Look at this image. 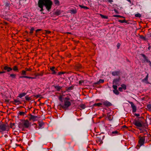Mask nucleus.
<instances>
[{
    "label": "nucleus",
    "mask_w": 151,
    "mask_h": 151,
    "mask_svg": "<svg viewBox=\"0 0 151 151\" xmlns=\"http://www.w3.org/2000/svg\"><path fill=\"white\" fill-rule=\"evenodd\" d=\"M52 4L51 0H39L38 5L41 9L40 11L42 12L44 10L43 6H45L47 10L50 12L52 7Z\"/></svg>",
    "instance_id": "obj_1"
},
{
    "label": "nucleus",
    "mask_w": 151,
    "mask_h": 151,
    "mask_svg": "<svg viewBox=\"0 0 151 151\" xmlns=\"http://www.w3.org/2000/svg\"><path fill=\"white\" fill-rule=\"evenodd\" d=\"M31 123L27 120H24L22 123L19 125V128L22 129L28 128L30 126Z\"/></svg>",
    "instance_id": "obj_2"
},
{
    "label": "nucleus",
    "mask_w": 151,
    "mask_h": 151,
    "mask_svg": "<svg viewBox=\"0 0 151 151\" xmlns=\"http://www.w3.org/2000/svg\"><path fill=\"white\" fill-rule=\"evenodd\" d=\"M10 128V127L7 123L0 124V133L2 132L8 131Z\"/></svg>",
    "instance_id": "obj_3"
},
{
    "label": "nucleus",
    "mask_w": 151,
    "mask_h": 151,
    "mask_svg": "<svg viewBox=\"0 0 151 151\" xmlns=\"http://www.w3.org/2000/svg\"><path fill=\"white\" fill-rule=\"evenodd\" d=\"M71 103L68 101H64L63 105L61 106V107L64 109H67L71 105Z\"/></svg>",
    "instance_id": "obj_4"
},
{
    "label": "nucleus",
    "mask_w": 151,
    "mask_h": 151,
    "mask_svg": "<svg viewBox=\"0 0 151 151\" xmlns=\"http://www.w3.org/2000/svg\"><path fill=\"white\" fill-rule=\"evenodd\" d=\"M134 124L138 127H141L142 126V122L139 120H135L134 122Z\"/></svg>",
    "instance_id": "obj_5"
},
{
    "label": "nucleus",
    "mask_w": 151,
    "mask_h": 151,
    "mask_svg": "<svg viewBox=\"0 0 151 151\" xmlns=\"http://www.w3.org/2000/svg\"><path fill=\"white\" fill-rule=\"evenodd\" d=\"M145 141V137H140L139 141V144L140 146L143 145Z\"/></svg>",
    "instance_id": "obj_6"
},
{
    "label": "nucleus",
    "mask_w": 151,
    "mask_h": 151,
    "mask_svg": "<svg viewBox=\"0 0 151 151\" xmlns=\"http://www.w3.org/2000/svg\"><path fill=\"white\" fill-rule=\"evenodd\" d=\"M128 102L131 105L133 112H135L137 110L136 106L134 105V104L132 102L129 101Z\"/></svg>",
    "instance_id": "obj_7"
},
{
    "label": "nucleus",
    "mask_w": 151,
    "mask_h": 151,
    "mask_svg": "<svg viewBox=\"0 0 151 151\" xmlns=\"http://www.w3.org/2000/svg\"><path fill=\"white\" fill-rule=\"evenodd\" d=\"M102 103L106 107L110 106L112 105V104L108 101H104Z\"/></svg>",
    "instance_id": "obj_8"
},
{
    "label": "nucleus",
    "mask_w": 151,
    "mask_h": 151,
    "mask_svg": "<svg viewBox=\"0 0 151 151\" xmlns=\"http://www.w3.org/2000/svg\"><path fill=\"white\" fill-rule=\"evenodd\" d=\"M141 55L143 57V58H144L145 60L147 62L149 63L150 64V65L151 66V63L150 60H148L147 57H146L145 56V55L144 54H142Z\"/></svg>",
    "instance_id": "obj_9"
},
{
    "label": "nucleus",
    "mask_w": 151,
    "mask_h": 151,
    "mask_svg": "<svg viewBox=\"0 0 151 151\" xmlns=\"http://www.w3.org/2000/svg\"><path fill=\"white\" fill-rule=\"evenodd\" d=\"M4 69L5 70H6L8 72L12 71V69L10 67H8L6 66H5L4 68Z\"/></svg>",
    "instance_id": "obj_10"
},
{
    "label": "nucleus",
    "mask_w": 151,
    "mask_h": 151,
    "mask_svg": "<svg viewBox=\"0 0 151 151\" xmlns=\"http://www.w3.org/2000/svg\"><path fill=\"white\" fill-rule=\"evenodd\" d=\"M37 118V116L31 115L29 119V120H32L33 121H35L36 120V118Z\"/></svg>",
    "instance_id": "obj_11"
},
{
    "label": "nucleus",
    "mask_w": 151,
    "mask_h": 151,
    "mask_svg": "<svg viewBox=\"0 0 151 151\" xmlns=\"http://www.w3.org/2000/svg\"><path fill=\"white\" fill-rule=\"evenodd\" d=\"M120 74V71H114L112 72V74L113 76H115L119 75Z\"/></svg>",
    "instance_id": "obj_12"
},
{
    "label": "nucleus",
    "mask_w": 151,
    "mask_h": 151,
    "mask_svg": "<svg viewBox=\"0 0 151 151\" xmlns=\"http://www.w3.org/2000/svg\"><path fill=\"white\" fill-rule=\"evenodd\" d=\"M50 70L52 72V74H56V73L55 70V67H50Z\"/></svg>",
    "instance_id": "obj_13"
},
{
    "label": "nucleus",
    "mask_w": 151,
    "mask_h": 151,
    "mask_svg": "<svg viewBox=\"0 0 151 151\" xmlns=\"http://www.w3.org/2000/svg\"><path fill=\"white\" fill-rule=\"evenodd\" d=\"M119 81V79H114L113 82V84L114 85H117L118 84V83Z\"/></svg>",
    "instance_id": "obj_14"
},
{
    "label": "nucleus",
    "mask_w": 151,
    "mask_h": 151,
    "mask_svg": "<svg viewBox=\"0 0 151 151\" xmlns=\"http://www.w3.org/2000/svg\"><path fill=\"white\" fill-rule=\"evenodd\" d=\"M21 78H29V79H35L36 78V77H29L27 76H21L20 77Z\"/></svg>",
    "instance_id": "obj_15"
},
{
    "label": "nucleus",
    "mask_w": 151,
    "mask_h": 151,
    "mask_svg": "<svg viewBox=\"0 0 151 151\" xmlns=\"http://www.w3.org/2000/svg\"><path fill=\"white\" fill-rule=\"evenodd\" d=\"M148 78V74H147L146 77L142 80V82H147Z\"/></svg>",
    "instance_id": "obj_16"
},
{
    "label": "nucleus",
    "mask_w": 151,
    "mask_h": 151,
    "mask_svg": "<svg viewBox=\"0 0 151 151\" xmlns=\"http://www.w3.org/2000/svg\"><path fill=\"white\" fill-rule=\"evenodd\" d=\"M61 13V11L60 10H57L55 12L54 14L58 16L60 15Z\"/></svg>",
    "instance_id": "obj_17"
},
{
    "label": "nucleus",
    "mask_w": 151,
    "mask_h": 151,
    "mask_svg": "<svg viewBox=\"0 0 151 151\" xmlns=\"http://www.w3.org/2000/svg\"><path fill=\"white\" fill-rule=\"evenodd\" d=\"M103 105L102 103H95L94 104L93 106H100V107H102V105Z\"/></svg>",
    "instance_id": "obj_18"
},
{
    "label": "nucleus",
    "mask_w": 151,
    "mask_h": 151,
    "mask_svg": "<svg viewBox=\"0 0 151 151\" xmlns=\"http://www.w3.org/2000/svg\"><path fill=\"white\" fill-rule=\"evenodd\" d=\"M55 88L57 91H59L62 88V87L59 86H55Z\"/></svg>",
    "instance_id": "obj_19"
},
{
    "label": "nucleus",
    "mask_w": 151,
    "mask_h": 151,
    "mask_svg": "<svg viewBox=\"0 0 151 151\" xmlns=\"http://www.w3.org/2000/svg\"><path fill=\"white\" fill-rule=\"evenodd\" d=\"M26 94V93H23L19 94L18 97L20 98H21L23 96H24Z\"/></svg>",
    "instance_id": "obj_20"
},
{
    "label": "nucleus",
    "mask_w": 151,
    "mask_h": 151,
    "mask_svg": "<svg viewBox=\"0 0 151 151\" xmlns=\"http://www.w3.org/2000/svg\"><path fill=\"white\" fill-rule=\"evenodd\" d=\"M77 12V11L76 9H72L70 10V13L73 14H75Z\"/></svg>",
    "instance_id": "obj_21"
},
{
    "label": "nucleus",
    "mask_w": 151,
    "mask_h": 151,
    "mask_svg": "<svg viewBox=\"0 0 151 151\" xmlns=\"http://www.w3.org/2000/svg\"><path fill=\"white\" fill-rule=\"evenodd\" d=\"M104 82V80L100 79L99 80V81L98 82L95 83V84H98L99 83H103Z\"/></svg>",
    "instance_id": "obj_22"
},
{
    "label": "nucleus",
    "mask_w": 151,
    "mask_h": 151,
    "mask_svg": "<svg viewBox=\"0 0 151 151\" xmlns=\"http://www.w3.org/2000/svg\"><path fill=\"white\" fill-rule=\"evenodd\" d=\"M55 4L58 6H59L60 5V2L58 0H54V1Z\"/></svg>",
    "instance_id": "obj_23"
},
{
    "label": "nucleus",
    "mask_w": 151,
    "mask_h": 151,
    "mask_svg": "<svg viewBox=\"0 0 151 151\" xmlns=\"http://www.w3.org/2000/svg\"><path fill=\"white\" fill-rule=\"evenodd\" d=\"M79 6L81 8L84 9H89V8H88V7H87V6H82L81 5H79Z\"/></svg>",
    "instance_id": "obj_24"
},
{
    "label": "nucleus",
    "mask_w": 151,
    "mask_h": 151,
    "mask_svg": "<svg viewBox=\"0 0 151 151\" xmlns=\"http://www.w3.org/2000/svg\"><path fill=\"white\" fill-rule=\"evenodd\" d=\"M84 81L81 80L79 81V84L81 85H83L84 84Z\"/></svg>",
    "instance_id": "obj_25"
},
{
    "label": "nucleus",
    "mask_w": 151,
    "mask_h": 151,
    "mask_svg": "<svg viewBox=\"0 0 151 151\" xmlns=\"http://www.w3.org/2000/svg\"><path fill=\"white\" fill-rule=\"evenodd\" d=\"M113 92L116 95H118L119 93L117 89L113 90Z\"/></svg>",
    "instance_id": "obj_26"
},
{
    "label": "nucleus",
    "mask_w": 151,
    "mask_h": 151,
    "mask_svg": "<svg viewBox=\"0 0 151 151\" xmlns=\"http://www.w3.org/2000/svg\"><path fill=\"white\" fill-rule=\"evenodd\" d=\"M12 69L14 71H18V68L16 66H14Z\"/></svg>",
    "instance_id": "obj_27"
},
{
    "label": "nucleus",
    "mask_w": 151,
    "mask_h": 151,
    "mask_svg": "<svg viewBox=\"0 0 151 151\" xmlns=\"http://www.w3.org/2000/svg\"><path fill=\"white\" fill-rule=\"evenodd\" d=\"M100 15L102 18L107 19L108 18L107 16H104L102 14H100Z\"/></svg>",
    "instance_id": "obj_28"
},
{
    "label": "nucleus",
    "mask_w": 151,
    "mask_h": 151,
    "mask_svg": "<svg viewBox=\"0 0 151 151\" xmlns=\"http://www.w3.org/2000/svg\"><path fill=\"white\" fill-rule=\"evenodd\" d=\"M14 102L15 103H17V104H19V103H20V101L17 99L14 100Z\"/></svg>",
    "instance_id": "obj_29"
},
{
    "label": "nucleus",
    "mask_w": 151,
    "mask_h": 151,
    "mask_svg": "<svg viewBox=\"0 0 151 151\" xmlns=\"http://www.w3.org/2000/svg\"><path fill=\"white\" fill-rule=\"evenodd\" d=\"M80 107L81 109H83L86 107L83 104H81L80 105Z\"/></svg>",
    "instance_id": "obj_30"
},
{
    "label": "nucleus",
    "mask_w": 151,
    "mask_h": 151,
    "mask_svg": "<svg viewBox=\"0 0 151 151\" xmlns=\"http://www.w3.org/2000/svg\"><path fill=\"white\" fill-rule=\"evenodd\" d=\"M119 22L120 23H127V21L125 20V19H123L122 20H119Z\"/></svg>",
    "instance_id": "obj_31"
},
{
    "label": "nucleus",
    "mask_w": 151,
    "mask_h": 151,
    "mask_svg": "<svg viewBox=\"0 0 151 151\" xmlns=\"http://www.w3.org/2000/svg\"><path fill=\"white\" fill-rule=\"evenodd\" d=\"M43 125V123H40L39 124V127H38L39 129H40L42 128V126Z\"/></svg>",
    "instance_id": "obj_32"
},
{
    "label": "nucleus",
    "mask_w": 151,
    "mask_h": 151,
    "mask_svg": "<svg viewBox=\"0 0 151 151\" xmlns=\"http://www.w3.org/2000/svg\"><path fill=\"white\" fill-rule=\"evenodd\" d=\"M122 88L124 90H125L126 89V86L124 84H122L121 85Z\"/></svg>",
    "instance_id": "obj_33"
},
{
    "label": "nucleus",
    "mask_w": 151,
    "mask_h": 151,
    "mask_svg": "<svg viewBox=\"0 0 151 151\" xmlns=\"http://www.w3.org/2000/svg\"><path fill=\"white\" fill-rule=\"evenodd\" d=\"M135 16L136 17H141V15L139 13H137L135 14Z\"/></svg>",
    "instance_id": "obj_34"
},
{
    "label": "nucleus",
    "mask_w": 151,
    "mask_h": 151,
    "mask_svg": "<svg viewBox=\"0 0 151 151\" xmlns=\"http://www.w3.org/2000/svg\"><path fill=\"white\" fill-rule=\"evenodd\" d=\"M113 16L114 17H123V18H124V17H123V16H121L120 15H114Z\"/></svg>",
    "instance_id": "obj_35"
},
{
    "label": "nucleus",
    "mask_w": 151,
    "mask_h": 151,
    "mask_svg": "<svg viewBox=\"0 0 151 151\" xmlns=\"http://www.w3.org/2000/svg\"><path fill=\"white\" fill-rule=\"evenodd\" d=\"M112 87L114 90L117 89V86L116 85L114 84Z\"/></svg>",
    "instance_id": "obj_36"
},
{
    "label": "nucleus",
    "mask_w": 151,
    "mask_h": 151,
    "mask_svg": "<svg viewBox=\"0 0 151 151\" xmlns=\"http://www.w3.org/2000/svg\"><path fill=\"white\" fill-rule=\"evenodd\" d=\"M34 30V29L33 27H32L31 28L30 30V34H32L33 32V31Z\"/></svg>",
    "instance_id": "obj_37"
},
{
    "label": "nucleus",
    "mask_w": 151,
    "mask_h": 151,
    "mask_svg": "<svg viewBox=\"0 0 151 151\" xmlns=\"http://www.w3.org/2000/svg\"><path fill=\"white\" fill-rule=\"evenodd\" d=\"M10 76L13 78H15L16 75L14 74H11L10 75Z\"/></svg>",
    "instance_id": "obj_38"
},
{
    "label": "nucleus",
    "mask_w": 151,
    "mask_h": 151,
    "mask_svg": "<svg viewBox=\"0 0 151 151\" xmlns=\"http://www.w3.org/2000/svg\"><path fill=\"white\" fill-rule=\"evenodd\" d=\"M73 89V87L72 86H71L68 87L67 88V90H71Z\"/></svg>",
    "instance_id": "obj_39"
},
{
    "label": "nucleus",
    "mask_w": 151,
    "mask_h": 151,
    "mask_svg": "<svg viewBox=\"0 0 151 151\" xmlns=\"http://www.w3.org/2000/svg\"><path fill=\"white\" fill-rule=\"evenodd\" d=\"M24 112L23 111H20L19 113V114L21 116L24 115Z\"/></svg>",
    "instance_id": "obj_40"
},
{
    "label": "nucleus",
    "mask_w": 151,
    "mask_h": 151,
    "mask_svg": "<svg viewBox=\"0 0 151 151\" xmlns=\"http://www.w3.org/2000/svg\"><path fill=\"white\" fill-rule=\"evenodd\" d=\"M22 74L23 75H26V71H25V70H23L22 71Z\"/></svg>",
    "instance_id": "obj_41"
},
{
    "label": "nucleus",
    "mask_w": 151,
    "mask_h": 151,
    "mask_svg": "<svg viewBox=\"0 0 151 151\" xmlns=\"http://www.w3.org/2000/svg\"><path fill=\"white\" fill-rule=\"evenodd\" d=\"M70 100V98L68 97H66L64 101H68Z\"/></svg>",
    "instance_id": "obj_42"
},
{
    "label": "nucleus",
    "mask_w": 151,
    "mask_h": 151,
    "mask_svg": "<svg viewBox=\"0 0 151 151\" xmlns=\"http://www.w3.org/2000/svg\"><path fill=\"white\" fill-rule=\"evenodd\" d=\"M25 99L26 100H30V98L27 96H25Z\"/></svg>",
    "instance_id": "obj_43"
},
{
    "label": "nucleus",
    "mask_w": 151,
    "mask_h": 151,
    "mask_svg": "<svg viewBox=\"0 0 151 151\" xmlns=\"http://www.w3.org/2000/svg\"><path fill=\"white\" fill-rule=\"evenodd\" d=\"M26 71H31L32 69L31 68H25Z\"/></svg>",
    "instance_id": "obj_44"
},
{
    "label": "nucleus",
    "mask_w": 151,
    "mask_h": 151,
    "mask_svg": "<svg viewBox=\"0 0 151 151\" xmlns=\"http://www.w3.org/2000/svg\"><path fill=\"white\" fill-rule=\"evenodd\" d=\"M14 123H10V127L11 128H13V127L14 126Z\"/></svg>",
    "instance_id": "obj_45"
},
{
    "label": "nucleus",
    "mask_w": 151,
    "mask_h": 151,
    "mask_svg": "<svg viewBox=\"0 0 151 151\" xmlns=\"http://www.w3.org/2000/svg\"><path fill=\"white\" fill-rule=\"evenodd\" d=\"M45 31L46 32L45 33L46 34H49L51 32L50 31H47V30H45Z\"/></svg>",
    "instance_id": "obj_46"
},
{
    "label": "nucleus",
    "mask_w": 151,
    "mask_h": 151,
    "mask_svg": "<svg viewBox=\"0 0 151 151\" xmlns=\"http://www.w3.org/2000/svg\"><path fill=\"white\" fill-rule=\"evenodd\" d=\"M121 45V44L119 43H118L117 45V48L118 49L119 48V47Z\"/></svg>",
    "instance_id": "obj_47"
},
{
    "label": "nucleus",
    "mask_w": 151,
    "mask_h": 151,
    "mask_svg": "<svg viewBox=\"0 0 151 151\" xmlns=\"http://www.w3.org/2000/svg\"><path fill=\"white\" fill-rule=\"evenodd\" d=\"M122 88L121 87H119V90L120 91H122Z\"/></svg>",
    "instance_id": "obj_48"
},
{
    "label": "nucleus",
    "mask_w": 151,
    "mask_h": 151,
    "mask_svg": "<svg viewBox=\"0 0 151 151\" xmlns=\"http://www.w3.org/2000/svg\"><path fill=\"white\" fill-rule=\"evenodd\" d=\"M140 37L142 39H144L145 37L142 35H140Z\"/></svg>",
    "instance_id": "obj_49"
},
{
    "label": "nucleus",
    "mask_w": 151,
    "mask_h": 151,
    "mask_svg": "<svg viewBox=\"0 0 151 151\" xmlns=\"http://www.w3.org/2000/svg\"><path fill=\"white\" fill-rule=\"evenodd\" d=\"M64 73L63 72H59L58 73V75H61V74H63Z\"/></svg>",
    "instance_id": "obj_50"
},
{
    "label": "nucleus",
    "mask_w": 151,
    "mask_h": 151,
    "mask_svg": "<svg viewBox=\"0 0 151 151\" xmlns=\"http://www.w3.org/2000/svg\"><path fill=\"white\" fill-rule=\"evenodd\" d=\"M135 115L136 116H139V114H135Z\"/></svg>",
    "instance_id": "obj_51"
},
{
    "label": "nucleus",
    "mask_w": 151,
    "mask_h": 151,
    "mask_svg": "<svg viewBox=\"0 0 151 151\" xmlns=\"http://www.w3.org/2000/svg\"><path fill=\"white\" fill-rule=\"evenodd\" d=\"M41 29H37L36 30V32H38V31H41Z\"/></svg>",
    "instance_id": "obj_52"
},
{
    "label": "nucleus",
    "mask_w": 151,
    "mask_h": 151,
    "mask_svg": "<svg viewBox=\"0 0 151 151\" xmlns=\"http://www.w3.org/2000/svg\"><path fill=\"white\" fill-rule=\"evenodd\" d=\"M110 3L112 2H113V0H107Z\"/></svg>",
    "instance_id": "obj_53"
},
{
    "label": "nucleus",
    "mask_w": 151,
    "mask_h": 151,
    "mask_svg": "<svg viewBox=\"0 0 151 151\" xmlns=\"http://www.w3.org/2000/svg\"><path fill=\"white\" fill-rule=\"evenodd\" d=\"M59 99H60V101H62V97H61V96H60V97H59Z\"/></svg>",
    "instance_id": "obj_54"
},
{
    "label": "nucleus",
    "mask_w": 151,
    "mask_h": 151,
    "mask_svg": "<svg viewBox=\"0 0 151 151\" xmlns=\"http://www.w3.org/2000/svg\"><path fill=\"white\" fill-rule=\"evenodd\" d=\"M112 133H117V131H114V132H112Z\"/></svg>",
    "instance_id": "obj_55"
},
{
    "label": "nucleus",
    "mask_w": 151,
    "mask_h": 151,
    "mask_svg": "<svg viewBox=\"0 0 151 151\" xmlns=\"http://www.w3.org/2000/svg\"><path fill=\"white\" fill-rule=\"evenodd\" d=\"M9 4L8 3H6V6H9Z\"/></svg>",
    "instance_id": "obj_56"
},
{
    "label": "nucleus",
    "mask_w": 151,
    "mask_h": 151,
    "mask_svg": "<svg viewBox=\"0 0 151 151\" xmlns=\"http://www.w3.org/2000/svg\"><path fill=\"white\" fill-rule=\"evenodd\" d=\"M5 72V71H1V73H4Z\"/></svg>",
    "instance_id": "obj_57"
},
{
    "label": "nucleus",
    "mask_w": 151,
    "mask_h": 151,
    "mask_svg": "<svg viewBox=\"0 0 151 151\" xmlns=\"http://www.w3.org/2000/svg\"><path fill=\"white\" fill-rule=\"evenodd\" d=\"M40 74H36V76H40Z\"/></svg>",
    "instance_id": "obj_58"
},
{
    "label": "nucleus",
    "mask_w": 151,
    "mask_h": 151,
    "mask_svg": "<svg viewBox=\"0 0 151 151\" xmlns=\"http://www.w3.org/2000/svg\"><path fill=\"white\" fill-rule=\"evenodd\" d=\"M147 107L148 108H150V106L149 105H148L147 106Z\"/></svg>",
    "instance_id": "obj_59"
},
{
    "label": "nucleus",
    "mask_w": 151,
    "mask_h": 151,
    "mask_svg": "<svg viewBox=\"0 0 151 151\" xmlns=\"http://www.w3.org/2000/svg\"><path fill=\"white\" fill-rule=\"evenodd\" d=\"M127 0V1H129L130 3L131 2V1L130 0Z\"/></svg>",
    "instance_id": "obj_60"
},
{
    "label": "nucleus",
    "mask_w": 151,
    "mask_h": 151,
    "mask_svg": "<svg viewBox=\"0 0 151 151\" xmlns=\"http://www.w3.org/2000/svg\"><path fill=\"white\" fill-rule=\"evenodd\" d=\"M114 11L116 12V9H114Z\"/></svg>",
    "instance_id": "obj_61"
},
{
    "label": "nucleus",
    "mask_w": 151,
    "mask_h": 151,
    "mask_svg": "<svg viewBox=\"0 0 151 151\" xmlns=\"http://www.w3.org/2000/svg\"><path fill=\"white\" fill-rule=\"evenodd\" d=\"M123 127H126L125 125H124L123 126Z\"/></svg>",
    "instance_id": "obj_62"
},
{
    "label": "nucleus",
    "mask_w": 151,
    "mask_h": 151,
    "mask_svg": "<svg viewBox=\"0 0 151 151\" xmlns=\"http://www.w3.org/2000/svg\"><path fill=\"white\" fill-rule=\"evenodd\" d=\"M0 74H1V72L0 71Z\"/></svg>",
    "instance_id": "obj_63"
},
{
    "label": "nucleus",
    "mask_w": 151,
    "mask_h": 151,
    "mask_svg": "<svg viewBox=\"0 0 151 151\" xmlns=\"http://www.w3.org/2000/svg\"><path fill=\"white\" fill-rule=\"evenodd\" d=\"M150 120H151V117L150 118Z\"/></svg>",
    "instance_id": "obj_64"
}]
</instances>
